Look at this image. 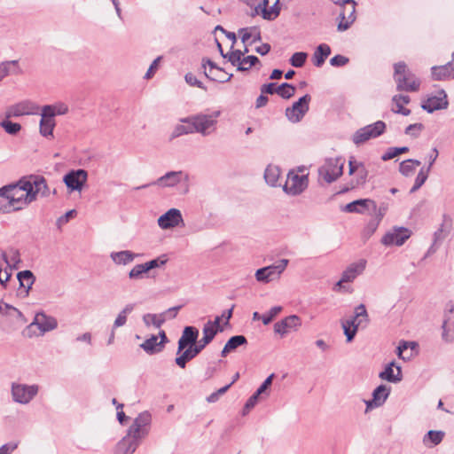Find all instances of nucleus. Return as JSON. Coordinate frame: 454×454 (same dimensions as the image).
<instances>
[{"mask_svg":"<svg viewBox=\"0 0 454 454\" xmlns=\"http://www.w3.org/2000/svg\"><path fill=\"white\" fill-rule=\"evenodd\" d=\"M26 186V179H21L15 184L0 188V212L18 211L33 202V193H29Z\"/></svg>","mask_w":454,"mask_h":454,"instance_id":"obj_1","label":"nucleus"},{"mask_svg":"<svg viewBox=\"0 0 454 454\" xmlns=\"http://www.w3.org/2000/svg\"><path fill=\"white\" fill-rule=\"evenodd\" d=\"M150 423V413H140L128 428L126 435L118 442L115 454H132L139 441L148 434Z\"/></svg>","mask_w":454,"mask_h":454,"instance_id":"obj_2","label":"nucleus"},{"mask_svg":"<svg viewBox=\"0 0 454 454\" xmlns=\"http://www.w3.org/2000/svg\"><path fill=\"white\" fill-rule=\"evenodd\" d=\"M369 322V316L364 304H360L355 308L354 316L349 319L342 320L341 326L347 341H351L356 334L360 326L365 327Z\"/></svg>","mask_w":454,"mask_h":454,"instance_id":"obj_3","label":"nucleus"},{"mask_svg":"<svg viewBox=\"0 0 454 454\" xmlns=\"http://www.w3.org/2000/svg\"><path fill=\"white\" fill-rule=\"evenodd\" d=\"M394 79L396 89L404 91H417L419 89V80L407 68L404 62L395 64Z\"/></svg>","mask_w":454,"mask_h":454,"instance_id":"obj_4","label":"nucleus"},{"mask_svg":"<svg viewBox=\"0 0 454 454\" xmlns=\"http://www.w3.org/2000/svg\"><path fill=\"white\" fill-rule=\"evenodd\" d=\"M219 115L220 111H215L211 114H200L192 115V121H193V127L196 132L202 136H208L214 133L216 129Z\"/></svg>","mask_w":454,"mask_h":454,"instance_id":"obj_5","label":"nucleus"},{"mask_svg":"<svg viewBox=\"0 0 454 454\" xmlns=\"http://www.w3.org/2000/svg\"><path fill=\"white\" fill-rule=\"evenodd\" d=\"M344 160L340 158L327 159L318 168L319 176L327 184L336 181L343 173Z\"/></svg>","mask_w":454,"mask_h":454,"instance_id":"obj_6","label":"nucleus"},{"mask_svg":"<svg viewBox=\"0 0 454 454\" xmlns=\"http://www.w3.org/2000/svg\"><path fill=\"white\" fill-rule=\"evenodd\" d=\"M39 386L20 383L12 384V396L15 403L27 404L38 394Z\"/></svg>","mask_w":454,"mask_h":454,"instance_id":"obj_7","label":"nucleus"},{"mask_svg":"<svg viewBox=\"0 0 454 454\" xmlns=\"http://www.w3.org/2000/svg\"><path fill=\"white\" fill-rule=\"evenodd\" d=\"M288 260L282 259L277 264L261 268L255 272V278L258 282L269 283L278 279L282 272L286 270Z\"/></svg>","mask_w":454,"mask_h":454,"instance_id":"obj_8","label":"nucleus"},{"mask_svg":"<svg viewBox=\"0 0 454 454\" xmlns=\"http://www.w3.org/2000/svg\"><path fill=\"white\" fill-rule=\"evenodd\" d=\"M385 129L386 124L381 121H378L373 124L359 129L353 136V142L356 145L363 144L372 137H377L381 135Z\"/></svg>","mask_w":454,"mask_h":454,"instance_id":"obj_9","label":"nucleus"},{"mask_svg":"<svg viewBox=\"0 0 454 454\" xmlns=\"http://www.w3.org/2000/svg\"><path fill=\"white\" fill-rule=\"evenodd\" d=\"M311 97L309 94L294 102L291 107L286 109V116L291 122H299L309 111Z\"/></svg>","mask_w":454,"mask_h":454,"instance_id":"obj_10","label":"nucleus"},{"mask_svg":"<svg viewBox=\"0 0 454 454\" xmlns=\"http://www.w3.org/2000/svg\"><path fill=\"white\" fill-rule=\"evenodd\" d=\"M339 31H345L356 20V2L354 0H343L340 12Z\"/></svg>","mask_w":454,"mask_h":454,"instance_id":"obj_11","label":"nucleus"},{"mask_svg":"<svg viewBox=\"0 0 454 454\" xmlns=\"http://www.w3.org/2000/svg\"><path fill=\"white\" fill-rule=\"evenodd\" d=\"M88 173L86 170L79 168L71 170L63 177V182L70 192L82 191L87 182Z\"/></svg>","mask_w":454,"mask_h":454,"instance_id":"obj_12","label":"nucleus"},{"mask_svg":"<svg viewBox=\"0 0 454 454\" xmlns=\"http://www.w3.org/2000/svg\"><path fill=\"white\" fill-rule=\"evenodd\" d=\"M39 109L38 106L30 100H23L7 107L5 118L20 117L23 115L34 114Z\"/></svg>","mask_w":454,"mask_h":454,"instance_id":"obj_13","label":"nucleus"},{"mask_svg":"<svg viewBox=\"0 0 454 454\" xmlns=\"http://www.w3.org/2000/svg\"><path fill=\"white\" fill-rule=\"evenodd\" d=\"M308 186L307 176H299L297 174H289L287 176L284 191L290 195L296 196L301 194Z\"/></svg>","mask_w":454,"mask_h":454,"instance_id":"obj_14","label":"nucleus"},{"mask_svg":"<svg viewBox=\"0 0 454 454\" xmlns=\"http://www.w3.org/2000/svg\"><path fill=\"white\" fill-rule=\"evenodd\" d=\"M26 185L28 192L33 193V201L38 195L47 197L50 194L46 180L42 176H30L28 179H26Z\"/></svg>","mask_w":454,"mask_h":454,"instance_id":"obj_15","label":"nucleus"},{"mask_svg":"<svg viewBox=\"0 0 454 454\" xmlns=\"http://www.w3.org/2000/svg\"><path fill=\"white\" fill-rule=\"evenodd\" d=\"M157 223L160 228L167 230L184 225V219L179 209L170 208L158 218Z\"/></svg>","mask_w":454,"mask_h":454,"instance_id":"obj_16","label":"nucleus"},{"mask_svg":"<svg viewBox=\"0 0 454 454\" xmlns=\"http://www.w3.org/2000/svg\"><path fill=\"white\" fill-rule=\"evenodd\" d=\"M301 325V319L296 315L286 317L274 325V332L280 336H286L290 331H298Z\"/></svg>","mask_w":454,"mask_h":454,"instance_id":"obj_17","label":"nucleus"},{"mask_svg":"<svg viewBox=\"0 0 454 454\" xmlns=\"http://www.w3.org/2000/svg\"><path fill=\"white\" fill-rule=\"evenodd\" d=\"M411 236V231L406 228H394L387 232L381 242L385 246H402Z\"/></svg>","mask_w":454,"mask_h":454,"instance_id":"obj_18","label":"nucleus"},{"mask_svg":"<svg viewBox=\"0 0 454 454\" xmlns=\"http://www.w3.org/2000/svg\"><path fill=\"white\" fill-rule=\"evenodd\" d=\"M202 67L205 68V75L213 81L216 82H228L231 80L232 74H227L223 70L218 67L213 61L207 59L206 62L203 60Z\"/></svg>","mask_w":454,"mask_h":454,"instance_id":"obj_19","label":"nucleus"},{"mask_svg":"<svg viewBox=\"0 0 454 454\" xmlns=\"http://www.w3.org/2000/svg\"><path fill=\"white\" fill-rule=\"evenodd\" d=\"M199 331L193 326H185L178 340L177 354L181 353L187 347H195Z\"/></svg>","mask_w":454,"mask_h":454,"instance_id":"obj_20","label":"nucleus"},{"mask_svg":"<svg viewBox=\"0 0 454 454\" xmlns=\"http://www.w3.org/2000/svg\"><path fill=\"white\" fill-rule=\"evenodd\" d=\"M421 106L428 113L446 108L448 106V101L445 91L441 90L436 96L429 97Z\"/></svg>","mask_w":454,"mask_h":454,"instance_id":"obj_21","label":"nucleus"},{"mask_svg":"<svg viewBox=\"0 0 454 454\" xmlns=\"http://www.w3.org/2000/svg\"><path fill=\"white\" fill-rule=\"evenodd\" d=\"M366 210H373L376 212L377 205L374 200L370 199H361L347 204L344 207V211L349 213L363 214Z\"/></svg>","mask_w":454,"mask_h":454,"instance_id":"obj_22","label":"nucleus"},{"mask_svg":"<svg viewBox=\"0 0 454 454\" xmlns=\"http://www.w3.org/2000/svg\"><path fill=\"white\" fill-rule=\"evenodd\" d=\"M366 267V261L364 259L351 263L341 274V282H353L356 278L363 273Z\"/></svg>","mask_w":454,"mask_h":454,"instance_id":"obj_23","label":"nucleus"},{"mask_svg":"<svg viewBox=\"0 0 454 454\" xmlns=\"http://www.w3.org/2000/svg\"><path fill=\"white\" fill-rule=\"evenodd\" d=\"M55 126V119L41 109V120L39 124L40 134L45 137L49 136L52 137Z\"/></svg>","mask_w":454,"mask_h":454,"instance_id":"obj_24","label":"nucleus"},{"mask_svg":"<svg viewBox=\"0 0 454 454\" xmlns=\"http://www.w3.org/2000/svg\"><path fill=\"white\" fill-rule=\"evenodd\" d=\"M37 325L42 332H48L57 327V321L52 317H48L44 313H37L35 316L31 325Z\"/></svg>","mask_w":454,"mask_h":454,"instance_id":"obj_25","label":"nucleus"},{"mask_svg":"<svg viewBox=\"0 0 454 454\" xmlns=\"http://www.w3.org/2000/svg\"><path fill=\"white\" fill-rule=\"evenodd\" d=\"M380 378L389 382H399L402 380L401 367L395 366V363L392 362L380 373Z\"/></svg>","mask_w":454,"mask_h":454,"instance_id":"obj_26","label":"nucleus"},{"mask_svg":"<svg viewBox=\"0 0 454 454\" xmlns=\"http://www.w3.org/2000/svg\"><path fill=\"white\" fill-rule=\"evenodd\" d=\"M200 352L199 351V348L196 347H187L184 348L181 353H179L175 362L177 366L184 369L186 366V364L196 357Z\"/></svg>","mask_w":454,"mask_h":454,"instance_id":"obj_27","label":"nucleus"},{"mask_svg":"<svg viewBox=\"0 0 454 454\" xmlns=\"http://www.w3.org/2000/svg\"><path fill=\"white\" fill-rule=\"evenodd\" d=\"M432 76L434 80H444L454 77V63L450 62L443 66L434 67L432 68Z\"/></svg>","mask_w":454,"mask_h":454,"instance_id":"obj_28","label":"nucleus"},{"mask_svg":"<svg viewBox=\"0 0 454 454\" xmlns=\"http://www.w3.org/2000/svg\"><path fill=\"white\" fill-rule=\"evenodd\" d=\"M181 177V171H170L158 178L155 184L161 187H172L180 183Z\"/></svg>","mask_w":454,"mask_h":454,"instance_id":"obj_29","label":"nucleus"},{"mask_svg":"<svg viewBox=\"0 0 454 454\" xmlns=\"http://www.w3.org/2000/svg\"><path fill=\"white\" fill-rule=\"evenodd\" d=\"M247 344V340L243 335H235L228 340L224 345L221 356H226L230 352L236 350L239 347Z\"/></svg>","mask_w":454,"mask_h":454,"instance_id":"obj_30","label":"nucleus"},{"mask_svg":"<svg viewBox=\"0 0 454 454\" xmlns=\"http://www.w3.org/2000/svg\"><path fill=\"white\" fill-rule=\"evenodd\" d=\"M140 348L149 355L157 354L163 350L162 342H158V336L156 335H152L150 338L146 339L140 344Z\"/></svg>","mask_w":454,"mask_h":454,"instance_id":"obj_31","label":"nucleus"},{"mask_svg":"<svg viewBox=\"0 0 454 454\" xmlns=\"http://www.w3.org/2000/svg\"><path fill=\"white\" fill-rule=\"evenodd\" d=\"M18 60L4 61L0 63V82L9 74H20Z\"/></svg>","mask_w":454,"mask_h":454,"instance_id":"obj_32","label":"nucleus"},{"mask_svg":"<svg viewBox=\"0 0 454 454\" xmlns=\"http://www.w3.org/2000/svg\"><path fill=\"white\" fill-rule=\"evenodd\" d=\"M389 391L390 389L385 385H380L377 387L372 393L373 399L367 403V406L369 407L372 403H374L375 406H380L383 404L389 395Z\"/></svg>","mask_w":454,"mask_h":454,"instance_id":"obj_33","label":"nucleus"},{"mask_svg":"<svg viewBox=\"0 0 454 454\" xmlns=\"http://www.w3.org/2000/svg\"><path fill=\"white\" fill-rule=\"evenodd\" d=\"M17 278L20 282V286L24 288L26 294H28L29 290L35 281V277L33 272L29 270L20 271L17 275Z\"/></svg>","mask_w":454,"mask_h":454,"instance_id":"obj_34","label":"nucleus"},{"mask_svg":"<svg viewBox=\"0 0 454 454\" xmlns=\"http://www.w3.org/2000/svg\"><path fill=\"white\" fill-rule=\"evenodd\" d=\"M443 333L442 336L446 340H450L454 338V312L450 309L449 313L445 316L442 324Z\"/></svg>","mask_w":454,"mask_h":454,"instance_id":"obj_35","label":"nucleus"},{"mask_svg":"<svg viewBox=\"0 0 454 454\" xmlns=\"http://www.w3.org/2000/svg\"><path fill=\"white\" fill-rule=\"evenodd\" d=\"M42 109L54 119L57 115L67 114L69 110L68 106L63 102H57L52 105H45L42 107Z\"/></svg>","mask_w":454,"mask_h":454,"instance_id":"obj_36","label":"nucleus"},{"mask_svg":"<svg viewBox=\"0 0 454 454\" xmlns=\"http://www.w3.org/2000/svg\"><path fill=\"white\" fill-rule=\"evenodd\" d=\"M331 54V49L327 44H320L315 51L312 61L316 67H321L325 59Z\"/></svg>","mask_w":454,"mask_h":454,"instance_id":"obj_37","label":"nucleus"},{"mask_svg":"<svg viewBox=\"0 0 454 454\" xmlns=\"http://www.w3.org/2000/svg\"><path fill=\"white\" fill-rule=\"evenodd\" d=\"M215 336V331L212 330L209 325L207 327H203V337L196 342L195 347L201 352L214 340Z\"/></svg>","mask_w":454,"mask_h":454,"instance_id":"obj_38","label":"nucleus"},{"mask_svg":"<svg viewBox=\"0 0 454 454\" xmlns=\"http://www.w3.org/2000/svg\"><path fill=\"white\" fill-rule=\"evenodd\" d=\"M444 436V432L442 431H434L430 430L423 438V443L426 446L432 447L434 445L439 444Z\"/></svg>","mask_w":454,"mask_h":454,"instance_id":"obj_39","label":"nucleus"},{"mask_svg":"<svg viewBox=\"0 0 454 454\" xmlns=\"http://www.w3.org/2000/svg\"><path fill=\"white\" fill-rule=\"evenodd\" d=\"M280 176V169L277 166L269 165L264 172V179L271 186H275Z\"/></svg>","mask_w":454,"mask_h":454,"instance_id":"obj_40","label":"nucleus"},{"mask_svg":"<svg viewBox=\"0 0 454 454\" xmlns=\"http://www.w3.org/2000/svg\"><path fill=\"white\" fill-rule=\"evenodd\" d=\"M143 321L146 326L153 325L155 328H160L163 323L166 321L165 314H145L143 317Z\"/></svg>","mask_w":454,"mask_h":454,"instance_id":"obj_41","label":"nucleus"},{"mask_svg":"<svg viewBox=\"0 0 454 454\" xmlns=\"http://www.w3.org/2000/svg\"><path fill=\"white\" fill-rule=\"evenodd\" d=\"M137 254H135L129 250H124L115 253V264L127 265L131 263L137 257Z\"/></svg>","mask_w":454,"mask_h":454,"instance_id":"obj_42","label":"nucleus"},{"mask_svg":"<svg viewBox=\"0 0 454 454\" xmlns=\"http://www.w3.org/2000/svg\"><path fill=\"white\" fill-rule=\"evenodd\" d=\"M279 12L280 7L277 4H272L270 7H262V11L259 12V14H261L264 20H273L279 15Z\"/></svg>","mask_w":454,"mask_h":454,"instance_id":"obj_43","label":"nucleus"},{"mask_svg":"<svg viewBox=\"0 0 454 454\" xmlns=\"http://www.w3.org/2000/svg\"><path fill=\"white\" fill-rule=\"evenodd\" d=\"M0 127L4 129V131L9 134L15 136L21 130V125L18 122H12L5 118L0 122Z\"/></svg>","mask_w":454,"mask_h":454,"instance_id":"obj_44","label":"nucleus"},{"mask_svg":"<svg viewBox=\"0 0 454 454\" xmlns=\"http://www.w3.org/2000/svg\"><path fill=\"white\" fill-rule=\"evenodd\" d=\"M146 274H149V271L145 268L144 263L135 265L130 271L129 272V278L130 279H142L145 278Z\"/></svg>","mask_w":454,"mask_h":454,"instance_id":"obj_45","label":"nucleus"},{"mask_svg":"<svg viewBox=\"0 0 454 454\" xmlns=\"http://www.w3.org/2000/svg\"><path fill=\"white\" fill-rule=\"evenodd\" d=\"M276 93L283 98H290L295 93V88L289 83H282L277 88Z\"/></svg>","mask_w":454,"mask_h":454,"instance_id":"obj_46","label":"nucleus"},{"mask_svg":"<svg viewBox=\"0 0 454 454\" xmlns=\"http://www.w3.org/2000/svg\"><path fill=\"white\" fill-rule=\"evenodd\" d=\"M122 409L123 404H118L116 406V419L121 426H129V427L135 419H132L129 416H127Z\"/></svg>","mask_w":454,"mask_h":454,"instance_id":"obj_47","label":"nucleus"},{"mask_svg":"<svg viewBox=\"0 0 454 454\" xmlns=\"http://www.w3.org/2000/svg\"><path fill=\"white\" fill-rule=\"evenodd\" d=\"M259 62V59L256 56H247L242 58L241 62L239 63V71H247L253 66Z\"/></svg>","mask_w":454,"mask_h":454,"instance_id":"obj_48","label":"nucleus"},{"mask_svg":"<svg viewBox=\"0 0 454 454\" xmlns=\"http://www.w3.org/2000/svg\"><path fill=\"white\" fill-rule=\"evenodd\" d=\"M356 173V178L353 186L362 185L365 184L367 176H368V169L366 168L364 163L362 165H358V171Z\"/></svg>","mask_w":454,"mask_h":454,"instance_id":"obj_49","label":"nucleus"},{"mask_svg":"<svg viewBox=\"0 0 454 454\" xmlns=\"http://www.w3.org/2000/svg\"><path fill=\"white\" fill-rule=\"evenodd\" d=\"M283 308L281 306L272 307L269 312L262 316V321L263 325H269L281 311Z\"/></svg>","mask_w":454,"mask_h":454,"instance_id":"obj_50","label":"nucleus"},{"mask_svg":"<svg viewBox=\"0 0 454 454\" xmlns=\"http://www.w3.org/2000/svg\"><path fill=\"white\" fill-rule=\"evenodd\" d=\"M307 56L305 52H295L290 59V64L294 67H301L307 59Z\"/></svg>","mask_w":454,"mask_h":454,"instance_id":"obj_51","label":"nucleus"},{"mask_svg":"<svg viewBox=\"0 0 454 454\" xmlns=\"http://www.w3.org/2000/svg\"><path fill=\"white\" fill-rule=\"evenodd\" d=\"M133 310V305L129 304L125 309L120 312L118 317L115 318V327L122 326L126 323L127 315Z\"/></svg>","mask_w":454,"mask_h":454,"instance_id":"obj_52","label":"nucleus"},{"mask_svg":"<svg viewBox=\"0 0 454 454\" xmlns=\"http://www.w3.org/2000/svg\"><path fill=\"white\" fill-rule=\"evenodd\" d=\"M167 258L165 255H161L156 259L151 260L149 262H145V266L147 269V270L150 272V270L159 268L160 266H163L167 262Z\"/></svg>","mask_w":454,"mask_h":454,"instance_id":"obj_53","label":"nucleus"},{"mask_svg":"<svg viewBox=\"0 0 454 454\" xmlns=\"http://www.w3.org/2000/svg\"><path fill=\"white\" fill-rule=\"evenodd\" d=\"M244 53L241 51L236 50L228 53L226 58L233 66H236L239 70V63L241 62Z\"/></svg>","mask_w":454,"mask_h":454,"instance_id":"obj_54","label":"nucleus"},{"mask_svg":"<svg viewBox=\"0 0 454 454\" xmlns=\"http://www.w3.org/2000/svg\"><path fill=\"white\" fill-rule=\"evenodd\" d=\"M409 347H411V349H413L416 347V343L415 342H406V341L400 343V345L397 348V355L400 358L405 360V359H409L411 357V355H409L407 356H405L403 355V353L406 351V349Z\"/></svg>","mask_w":454,"mask_h":454,"instance_id":"obj_55","label":"nucleus"},{"mask_svg":"<svg viewBox=\"0 0 454 454\" xmlns=\"http://www.w3.org/2000/svg\"><path fill=\"white\" fill-rule=\"evenodd\" d=\"M185 82L192 87H198L204 90H207V88L203 85V83L197 79V77L192 73H187L184 76Z\"/></svg>","mask_w":454,"mask_h":454,"instance_id":"obj_56","label":"nucleus"},{"mask_svg":"<svg viewBox=\"0 0 454 454\" xmlns=\"http://www.w3.org/2000/svg\"><path fill=\"white\" fill-rule=\"evenodd\" d=\"M427 178V174L425 173L423 169H421L416 177L415 184H414L413 187L411 189V192H414L419 188H420L423 185V184L426 182Z\"/></svg>","mask_w":454,"mask_h":454,"instance_id":"obj_57","label":"nucleus"},{"mask_svg":"<svg viewBox=\"0 0 454 454\" xmlns=\"http://www.w3.org/2000/svg\"><path fill=\"white\" fill-rule=\"evenodd\" d=\"M4 260L5 262L9 265H12L14 268H17V264L20 262V256L18 250H13L12 252V255L10 256V259L7 258L6 254H3Z\"/></svg>","mask_w":454,"mask_h":454,"instance_id":"obj_58","label":"nucleus"},{"mask_svg":"<svg viewBox=\"0 0 454 454\" xmlns=\"http://www.w3.org/2000/svg\"><path fill=\"white\" fill-rule=\"evenodd\" d=\"M423 125L421 123H414L409 125L405 129V134L412 136V137H418L420 131L423 129Z\"/></svg>","mask_w":454,"mask_h":454,"instance_id":"obj_59","label":"nucleus"},{"mask_svg":"<svg viewBox=\"0 0 454 454\" xmlns=\"http://www.w3.org/2000/svg\"><path fill=\"white\" fill-rule=\"evenodd\" d=\"M414 171L411 160H407L400 164V172L404 176H410Z\"/></svg>","mask_w":454,"mask_h":454,"instance_id":"obj_60","label":"nucleus"},{"mask_svg":"<svg viewBox=\"0 0 454 454\" xmlns=\"http://www.w3.org/2000/svg\"><path fill=\"white\" fill-rule=\"evenodd\" d=\"M76 215V211L74 209L67 211L65 215H61L57 219V226L60 228L63 224L67 223L70 218H73Z\"/></svg>","mask_w":454,"mask_h":454,"instance_id":"obj_61","label":"nucleus"},{"mask_svg":"<svg viewBox=\"0 0 454 454\" xmlns=\"http://www.w3.org/2000/svg\"><path fill=\"white\" fill-rule=\"evenodd\" d=\"M348 62V59L342 55H336L331 59L330 64L334 67H342Z\"/></svg>","mask_w":454,"mask_h":454,"instance_id":"obj_62","label":"nucleus"},{"mask_svg":"<svg viewBox=\"0 0 454 454\" xmlns=\"http://www.w3.org/2000/svg\"><path fill=\"white\" fill-rule=\"evenodd\" d=\"M259 396L254 394L247 401L244 406V414L248 412L251 409H253L259 401Z\"/></svg>","mask_w":454,"mask_h":454,"instance_id":"obj_63","label":"nucleus"},{"mask_svg":"<svg viewBox=\"0 0 454 454\" xmlns=\"http://www.w3.org/2000/svg\"><path fill=\"white\" fill-rule=\"evenodd\" d=\"M160 59H161V57H158L157 59H155L153 61V63L149 67V68L145 75V79H150L151 77H153V75L154 74L155 71L158 68V65H159V62L160 61Z\"/></svg>","mask_w":454,"mask_h":454,"instance_id":"obj_64","label":"nucleus"}]
</instances>
